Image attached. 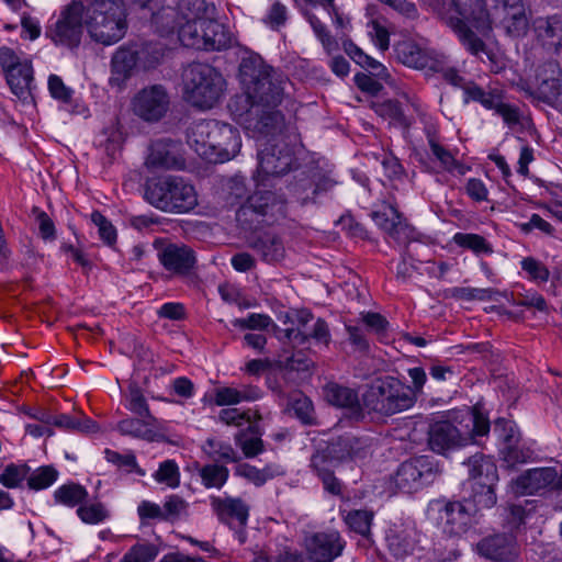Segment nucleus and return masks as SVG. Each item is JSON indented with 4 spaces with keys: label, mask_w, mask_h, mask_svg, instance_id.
<instances>
[{
    "label": "nucleus",
    "mask_w": 562,
    "mask_h": 562,
    "mask_svg": "<svg viewBox=\"0 0 562 562\" xmlns=\"http://www.w3.org/2000/svg\"><path fill=\"white\" fill-rule=\"evenodd\" d=\"M239 78L244 93L231 99V113L250 135H276L284 127V116L277 108L285 95L286 76L259 55H250L241 59Z\"/></svg>",
    "instance_id": "1"
},
{
    "label": "nucleus",
    "mask_w": 562,
    "mask_h": 562,
    "mask_svg": "<svg viewBox=\"0 0 562 562\" xmlns=\"http://www.w3.org/2000/svg\"><path fill=\"white\" fill-rule=\"evenodd\" d=\"M127 16L123 0H74L46 34L56 44L77 46L86 29L93 42L110 46L125 37Z\"/></svg>",
    "instance_id": "2"
},
{
    "label": "nucleus",
    "mask_w": 562,
    "mask_h": 562,
    "mask_svg": "<svg viewBox=\"0 0 562 562\" xmlns=\"http://www.w3.org/2000/svg\"><path fill=\"white\" fill-rule=\"evenodd\" d=\"M454 11L461 18L448 15L447 22L472 55L485 52V43L469 27L480 32H488L492 24L501 25L506 34L519 37L528 30V16L524 0H492L491 11L484 0H453Z\"/></svg>",
    "instance_id": "3"
},
{
    "label": "nucleus",
    "mask_w": 562,
    "mask_h": 562,
    "mask_svg": "<svg viewBox=\"0 0 562 562\" xmlns=\"http://www.w3.org/2000/svg\"><path fill=\"white\" fill-rule=\"evenodd\" d=\"M488 431V418L476 408L462 415L449 413L431 419L427 430V443L431 451L445 456L469 445L475 437L487 435Z\"/></svg>",
    "instance_id": "4"
},
{
    "label": "nucleus",
    "mask_w": 562,
    "mask_h": 562,
    "mask_svg": "<svg viewBox=\"0 0 562 562\" xmlns=\"http://www.w3.org/2000/svg\"><path fill=\"white\" fill-rule=\"evenodd\" d=\"M144 199L155 209L170 214H184L198 205V193L193 184L173 175L148 179Z\"/></svg>",
    "instance_id": "5"
},
{
    "label": "nucleus",
    "mask_w": 562,
    "mask_h": 562,
    "mask_svg": "<svg viewBox=\"0 0 562 562\" xmlns=\"http://www.w3.org/2000/svg\"><path fill=\"white\" fill-rule=\"evenodd\" d=\"M363 412L392 416L411 408L416 402L411 389L393 376L373 380L362 394Z\"/></svg>",
    "instance_id": "6"
},
{
    "label": "nucleus",
    "mask_w": 562,
    "mask_h": 562,
    "mask_svg": "<svg viewBox=\"0 0 562 562\" xmlns=\"http://www.w3.org/2000/svg\"><path fill=\"white\" fill-rule=\"evenodd\" d=\"M182 78L186 99L195 108L212 109L223 95L225 79L209 64H190Z\"/></svg>",
    "instance_id": "7"
},
{
    "label": "nucleus",
    "mask_w": 562,
    "mask_h": 562,
    "mask_svg": "<svg viewBox=\"0 0 562 562\" xmlns=\"http://www.w3.org/2000/svg\"><path fill=\"white\" fill-rule=\"evenodd\" d=\"M284 127L276 135L257 134L254 138L261 139L258 149L257 186L267 187L270 178L286 173L294 164L293 146L283 134Z\"/></svg>",
    "instance_id": "8"
},
{
    "label": "nucleus",
    "mask_w": 562,
    "mask_h": 562,
    "mask_svg": "<svg viewBox=\"0 0 562 562\" xmlns=\"http://www.w3.org/2000/svg\"><path fill=\"white\" fill-rule=\"evenodd\" d=\"M442 470L430 456H418L404 461L397 469L394 482L398 490L413 493L435 482Z\"/></svg>",
    "instance_id": "9"
},
{
    "label": "nucleus",
    "mask_w": 562,
    "mask_h": 562,
    "mask_svg": "<svg viewBox=\"0 0 562 562\" xmlns=\"http://www.w3.org/2000/svg\"><path fill=\"white\" fill-rule=\"evenodd\" d=\"M267 215H284V201L274 192L261 189L248 196L246 203L236 213L238 222L249 225L258 222L256 217Z\"/></svg>",
    "instance_id": "10"
},
{
    "label": "nucleus",
    "mask_w": 562,
    "mask_h": 562,
    "mask_svg": "<svg viewBox=\"0 0 562 562\" xmlns=\"http://www.w3.org/2000/svg\"><path fill=\"white\" fill-rule=\"evenodd\" d=\"M169 94L161 85L142 89L133 100V109L137 116L147 122L159 121L169 108Z\"/></svg>",
    "instance_id": "11"
},
{
    "label": "nucleus",
    "mask_w": 562,
    "mask_h": 562,
    "mask_svg": "<svg viewBox=\"0 0 562 562\" xmlns=\"http://www.w3.org/2000/svg\"><path fill=\"white\" fill-rule=\"evenodd\" d=\"M474 509L469 502H448L439 509L442 530L449 536H461L471 525Z\"/></svg>",
    "instance_id": "12"
},
{
    "label": "nucleus",
    "mask_w": 562,
    "mask_h": 562,
    "mask_svg": "<svg viewBox=\"0 0 562 562\" xmlns=\"http://www.w3.org/2000/svg\"><path fill=\"white\" fill-rule=\"evenodd\" d=\"M213 133L211 149L214 151V155L210 157V162H224L234 158L239 153L241 140L235 127L216 121Z\"/></svg>",
    "instance_id": "13"
},
{
    "label": "nucleus",
    "mask_w": 562,
    "mask_h": 562,
    "mask_svg": "<svg viewBox=\"0 0 562 562\" xmlns=\"http://www.w3.org/2000/svg\"><path fill=\"white\" fill-rule=\"evenodd\" d=\"M475 551L491 561H509L518 555L519 547L513 535L496 533L481 539Z\"/></svg>",
    "instance_id": "14"
},
{
    "label": "nucleus",
    "mask_w": 562,
    "mask_h": 562,
    "mask_svg": "<svg viewBox=\"0 0 562 562\" xmlns=\"http://www.w3.org/2000/svg\"><path fill=\"white\" fill-rule=\"evenodd\" d=\"M154 246L162 266L175 273L184 274L189 272L194 263L193 250L184 245L164 243L156 240Z\"/></svg>",
    "instance_id": "15"
},
{
    "label": "nucleus",
    "mask_w": 562,
    "mask_h": 562,
    "mask_svg": "<svg viewBox=\"0 0 562 562\" xmlns=\"http://www.w3.org/2000/svg\"><path fill=\"white\" fill-rule=\"evenodd\" d=\"M345 541L338 531L317 532L306 543L307 553L313 562H331L339 557Z\"/></svg>",
    "instance_id": "16"
},
{
    "label": "nucleus",
    "mask_w": 562,
    "mask_h": 562,
    "mask_svg": "<svg viewBox=\"0 0 562 562\" xmlns=\"http://www.w3.org/2000/svg\"><path fill=\"white\" fill-rule=\"evenodd\" d=\"M148 168L182 169L184 160L180 155V146L171 139L153 142L146 158Z\"/></svg>",
    "instance_id": "17"
},
{
    "label": "nucleus",
    "mask_w": 562,
    "mask_h": 562,
    "mask_svg": "<svg viewBox=\"0 0 562 562\" xmlns=\"http://www.w3.org/2000/svg\"><path fill=\"white\" fill-rule=\"evenodd\" d=\"M562 92L561 69L558 63L547 61L536 72V94L544 102L558 100Z\"/></svg>",
    "instance_id": "18"
},
{
    "label": "nucleus",
    "mask_w": 562,
    "mask_h": 562,
    "mask_svg": "<svg viewBox=\"0 0 562 562\" xmlns=\"http://www.w3.org/2000/svg\"><path fill=\"white\" fill-rule=\"evenodd\" d=\"M212 508L218 519L231 527L243 528L249 516V506L241 498L212 497Z\"/></svg>",
    "instance_id": "19"
},
{
    "label": "nucleus",
    "mask_w": 562,
    "mask_h": 562,
    "mask_svg": "<svg viewBox=\"0 0 562 562\" xmlns=\"http://www.w3.org/2000/svg\"><path fill=\"white\" fill-rule=\"evenodd\" d=\"M324 394L328 403L347 409L350 418L357 422L364 418L363 402L360 403L358 393L355 390L330 383L325 386Z\"/></svg>",
    "instance_id": "20"
},
{
    "label": "nucleus",
    "mask_w": 562,
    "mask_h": 562,
    "mask_svg": "<svg viewBox=\"0 0 562 562\" xmlns=\"http://www.w3.org/2000/svg\"><path fill=\"white\" fill-rule=\"evenodd\" d=\"M116 429L122 436L146 441H157L160 437V423L157 418L130 417L117 423Z\"/></svg>",
    "instance_id": "21"
},
{
    "label": "nucleus",
    "mask_w": 562,
    "mask_h": 562,
    "mask_svg": "<svg viewBox=\"0 0 562 562\" xmlns=\"http://www.w3.org/2000/svg\"><path fill=\"white\" fill-rule=\"evenodd\" d=\"M557 480V472L552 468H537L528 470L517 477L513 485L516 494L531 495L544 490Z\"/></svg>",
    "instance_id": "22"
},
{
    "label": "nucleus",
    "mask_w": 562,
    "mask_h": 562,
    "mask_svg": "<svg viewBox=\"0 0 562 562\" xmlns=\"http://www.w3.org/2000/svg\"><path fill=\"white\" fill-rule=\"evenodd\" d=\"M215 120H202L193 123L188 130L187 142L189 146L203 159L210 161L214 155L211 149L213 143Z\"/></svg>",
    "instance_id": "23"
},
{
    "label": "nucleus",
    "mask_w": 562,
    "mask_h": 562,
    "mask_svg": "<svg viewBox=\"0 0 562 562\" xmlns=\"http://www.w3.org/2000/svg\"><path fill=\"white\" fill-rule=\"evenodd\" d=\"M471 486L497 484L498 472L495 462L483 453H476L464 462Z\"/></svg>",
    "instance_id": "24"
},
{
    "label": "nucleus",
    "mask_w": 562,
    "mask_h": 562,
    "mask_svg": "<svg viewBox=\"0 0 562 562\" xmlns=\"http://www.w3.org/2000/svg\"><path fill=\"white\" fill-rule=\"evenodd\" d=\"M137 65V56L132 44L120 46L111 59V85L121 87L132 76Z\"/></svg>",
    "instance_id": "25"
},
{
    "label": "nucleus",
    "mask_w": 562,
    "mask_h": 562,
    "mask_svg": "<svg viewBox=\"0 0 562 562\" xmlns=\"http://www.w3.org/2000/svg\"><path fill=\"white\" fill-rule=\"evenodd\" d=\"M249 247L268 263L281 261L285 256L282 239L270 232L262 233L248 241Z\"/></svg>",
    "instance_id": "26"
},
{
    "label": "nucleus",
    "mask_w": 562,
    "mask_h": 562,
    "mask_svg": "<svg viewBox=\"0 0 562 562\" xmlns=\"http://www.w3.org/2000/svg\"><path fill=\"white\" fill-rule=\"evenodd\" d=\"M385 540L390 553L396 559L413 554L417 547L416 531L412 528H390Z\"/></svg>",
    "instance_id": "27"
},
{
    "label": "nucleus",
    "mask_w": 562,
    "mask_h": 562,
    "mask_svg": "<svg viewBox=\"0 0 562 562\" xmlns=\"http://www.w3.org/2000/svg\"><path fill=\"white\" fill-rule=\"evenodd\" d=\"M203 41L205 42L204 50H221L229 47L232 36L224 24L214 18L203 20Z\"/></svg>",
    "instance_id": "28"
},
{
    "label": "nucleus",
    "mask_w": 562,
    "mask_h": 562,
    "mask_svg": "<svg viewBox=\"0 0 562 562\" xmlns=\"http://www.w3.org/2000/svg\"><path fill=\"white\" fill-rule=\"evenodd\" d=\"M5 76L7 82L14 95L23 101L31 97L33 69L30 63L24 61L22 65L13 67Z\"/></svg>",
    "instance_id": "29"
},
{
    "label": "nucleus",
    "mask_w": 562,
    "mask_h": 562,
    "mask_svg": "<svg viewBox=\"0 0 562 562\" xmlns=\"http://www.w3.org/2000/svg\"><path fill=\"white\" fill-rule=\"evenodd\" d=\"M177 11L187 22L216 16L214 3L205 0H179L177 2Z\"/></svg>",
    "instance_id": "30"
},
{
    "label": "nucleus",
    "mask_w": 562,
    "mask_h": 562,
    "mask_svg": "<svg viewBox=\"0 0 562 562\" xmlns=\"http://www.w3.org/2000/svg\"><path fill=\"white\" fill-rule=\"evenodd\" d=\"M235 443L246 458H254L263 451V442L256 425H249L246 430L238 431L235 435Z\"/></svg>",
    "instance_id": "31"
},
{
    "label": "nucleus",
    "mask_w": 562,
    "mask_h": 562,
    "mask_svg": "<svg viewBox=\"0 0 562 562\" xmlns=\"http://www.w3.org/2000/svg\"><path fill=\"white\" fill-rule=\"evenodd\" d=\"M282 333L286 340L293 341L297 345L305 344L310 337L314 338L319 342H324L325 345H327L330 340L328 325L322 318H318L316 321V323L314 324L313 331L310 335L303 333L300 328H286Z\"/></svg>",
    "instance_id": "32"
},
{
    "label": "nucleus",
    "mask_w": 562,
    "mask_h": 562,
    "mask_svg": "<svg viewBox=\"0 0 562 562\" xmlns=\"http://www.w3.org/2000/svg\"><path fill=\"white\" fill-rule=\"evenodd\" d=\"M538 36L557 49L562 47V18L553 15L537 21Z\"/></svg>",
    "instance_id": "33"
},
{
    "label": "nucleus",
    "mask_w": 562,
    "mask_h": 562,
    "mask_svg": "<svg viewBox=\"0 0 562 562\" xmlns=\"http://www.w3.org/2000/svg\"><path fill=\"white\" fill-rule=\"evenodd\" d=\"M137 56V61L144 69H149L159 64L164 56V45L159 42H144L132 44Z\"/></svg>",
    "instance_id": "34"
},
{
    "label": "nucleus",
    "mask_w": 562,
    "mask_h": 562,
    "mask_svg": "<svg viewBox=\"0 0 562 562\" xmlns=\"http://www.w3.org/2000/svg\"><path fill=\"white\" fill-rule=\"evenodd\" d=\"M288 408L305 425L316 424V416L312 401L301 392L291 394Z\"/></svg>",
    "instance_id": "35"
},
{
    "label": "nucleus",
    "mask_w": 562,
    "mask_h": 562,
    "mask_svg": "<svg viewBox=\"0 0 562 562\" xmlns=\"http://www.w3.org/2000/svg\"><path fill=\"white\" fill-rule=\"evenodd\" d=\"M235 474L246 479L256 486H261L274 476L280 475L281 472L278 468L270 464L263 469H257L248 463H240L236 467Z\"/></svg>",
    "instance_id": "36"
},
{
    "label": "nucleus",
    "mask_w": 562,
    "mask_h": 562,
    "mask_svg": "<svg viewBox=\"0 0 562 562\" xmlns=\"http://www.w3.org/2000/svg\"><path fill=\"white\" fill-rule=\"evenodd\" d=\"M359 440L352 436H342L333 440L328 446L327 450L331 459L336 461H342L346 459H352L359 456L360 448Z\"/></svg>",
    "instance_id": "37"
},
{
    "label": "nucleus",
    "mask_w": 562,
    "mask_h": 562,
    "mask_svg": "<svg viewBox=\"0 0 562 562\" xmlns=\"http://www.w3.org/2000/svg\"><path fill=\"white\" fill-rule=\"evenodd\" d=\"M199 475L204 487L220 490L227 482L229 471L225 465L210 463L199 469Z\"/></svg>",
    "instance_id": "38"
},
{
    "label": "nucleus",
    "mask_w": 562,
    "mask_h": 562,
    "mask_svg": "<svg viewBox=\"0 0 562 562\" xmlns=\"http://www.w3.org/2000/svg\"><path fill=\"white\" fill-rule=\"evenodd\" d=\"M232 324L243 330H268L271 328L274 334L282 331L269 315L259 313H251L245 318H235Z\"/></svg>",
    "instance_id": "39"
},
{
    "label": "nucleus",
    "mask_w": 562,
    "mask_h": 562,
    "mask_svg": "<svg viewBox=\"0 0 562 562\" xmlns=\"http://www.w3.org/2000/svg\"><path fill=\"white\" fill-rule=\"evenodd\" d=\"M485 484L471 486V499L468 501L471 504V507L474 509L476 514L479 510L492 508L496 502L497 496L495 493L496 484Z\"/></svg>",
    "instance_id": "40"
},
{
    "label": "nucleus",
    "mask_w": 562,
    "mask_h": 562,
    "mask_svg": "<svg viewBox=\"0 0 562 562\" xmlns=\"http://www.w3.org/2000/svg\"><path fill=\"white\" fill-rule=\"evenodd\" d=\"M203 20L186 22L179 32V38L187 47L204 50L205 42L203 41Z\"/></svg>",
    "instance_id": "41"
},
{
    "label": "nucleus",
    "mask_w": 562,
    "mask_h": 562,
    "mask_svg": "<svg viewBox=\"0 0 562 562\" xmlns=\"http://www.w3.org/2000/svg\"><path fill=\"white\" fill-rule=\"evenodd\" d=\"M87 496L88 493L86 488L76 483L65 484L58 487L54 493L56 503L69 507H75L76 505H79L85 501Z\"/></svg>",
    "instance_id": "42"
},
{
    "label": "nucleus",
    "mask_w": 562,
    "mask_h": 562,
    "mask_svg": "<svg viewBox=\"0 0 562 562\" xmlns=\"http://www.w3.org/2000/svg\"><path fill=\"white\" fill-rule=\"evenodd\" d=\"M397 58L406 66L413 68H424L426 66L425 57L422 50L412 42H401L395 46Z\"/></svg>",
    "instance_id": "43"
},
{
    "label": "nucleus",
    "mask_w": 562,
    "mask_h": 562,
    "mask_svg": "<svg viewBox=\"0 0 562 562\" xmlns=\"http://www.w3.org/2000/svg\"><path fill=\"white\" fill-rule=\"evenodd\" d=\"M203 450L215 462H238L240 459L231 445L214 439H207L203 446Z\"/></svg>",
    "instance_id": "44"
},
{
    "label": "nucleus",
    "mask_w": 562,
    "mask_h": 562,
    "mask_svg": "<svg viewBox=\"0 0 562 562\" xmlns=\"http://www.w3.org/2000/svg\"><path fill=\"white\" fill-rule=\"evenodd\" d=\"M496 293L495 290L492 289H476V288H465V286H456L445 291L446 297H451L461 301H486L492 300L493 295Z\"/></svg>",
    "instance_id": "45"
},
{
    "label": "nucleus",
    "mask_w": 562,
    "mask_h": 562,
    "mask_svg": "<svg viewBox=\"0 0 562 562\" xmlns=\"http://www.w3.org/2000/svg\"><path fill=\"white\" fill-rule=\"evenodd\" d=\"M344 49L348 54V56L352 58L357 64H359L362 67L370 68L372 71H374V75L382 76L385 72L386 69L382 64H380L369 55L364 54L362 49L359 48L351 41H347L344 43Z\"/></svg>",
    "instance_id": "46"
},
{
    "label": "nucleus",
    "mask_w": 562,
    "mask_h": 562,
    "mask_svg": "<svg viewBox=\"0 0 562 562\" xmlns=\"http://www.w3.org/2000/svg\"><path fill=\"white\" fill-rule=\"evenodd\" d=\"M467 95L465 101L473 100L481 103L484 108L492 110L501 98L497 91H485L474 82H468L463 86Z\"/></svg>",
    "instance_id": "47"
},
{
    "label": "nucleus",
    "mask_w": 562,
    "mask_h": 562,
    "mask_svg": "<svg viewBox=\"0 0 562 562\" xmlns=\"http://www.w3.org/2000/svg\"><path fill=\"white\" fill-rule=\"evenodd\" d=\"M321 183H315V178L304 176L291 184V191L301 204L313 201L318 193Z\"/></svg>",
    "instance_id": "48"
},
{
    "label": "nucleus",
    "mask_w": 562,
    "mask_h": 562,
    "mask_svg": "<svg viewBox=\"0 0 562 562\" xmlns=\"http://www.w3.org/2000/svg\"><path fill=\"white\" fill-rule=\"evenodd\" d=\"M414 228L406 223L405 218L400 214V218H396L387 232V235L392 237L398 244L407 245L404 256L411 257V250L408 245L415 240Z\"/></svg>",
    "instance_id": "49"
},
{
    "label": "nucleus",
    "mask_w": 562,
    "mask_h": 562,
    "mask_svg": "<svg viewBox=\"0 0 562 562\" xmlns=\"http://www.w3.org/2000/svg\"><path fill=\"white\" fill-rule=\"evenodd\" d=\"M501 454L507 467L513 468L517 464L529 461L532 457V451L520 445L518 441L517 443L504 446L501 450Z\"/></svg>",
    "instance_id": "50"
},
{
    "label": "nucleus",
    "mask_w": 562,
    "mask_h": 562,
    "mask_svg": "<svg viewBox=\"0 0 562 562\" xmlns=\"http://www.w3.org/2000/svg\"><path fill=\"white\" fill-rule=\"evenodd\" d=\"M373 514L368 510H352L345 517V522L357 533L367 537L370 533Z\"/></svg>",
    "instance_id": "51"
},
{
    "label": "nucleus",
    "mask_w": 562,
    "mask_h": 562,
    "mask_svg": "<svg viewBox=\"0 0 562 562\" xmlns=\"http://www.w3.org/2000/svg\"><path fill=\"white\" fill-rule=\"evenodd\" d=\"M127 409L133 413L135 416L146 417V418H156L149 409L147 400L144 394L137 386L130 387V393L127 397Z\"/></svg>",
    "instance_id": "52"
},
{
    "label": "nucleus",
    "mask_w": 562,
    "mask_h": 562,
    "mask_svg": "<svg viewBox=\"0 0 562 562\" xmlns=\"http://www.w3.org/2000/svg\"><path fill=\"white\" fill-rule=\"evenodd\" d=\"M58 476V472L53 467H42L35 470L27 479V485L32 490H43L50 486Z\"/></svg>",
    "instance_id": "53"
},
{
    "label": "nucleus",
    "mask_w": 562,
    "mask_h": 562,
    "mask_svg": "<svg viewBox=\"0 0 562 562\" xmlns=\"http://www.w3.org/2000/svg\"><path fill=\"white\" fill-rule=\"evenodd\" d=\"M453 240L458 246L471 249L476 254L492 252V248L485 238L476 234L458 233L454 235Z\"/></svg>",
    "instance_id": "54"
},
{
    "label": "nucleus",
    "mask_w": 562,
    "mask_h": 562,
    "mask_svg": "<svg viewBox=\"0 0 562 562\" xmlns=\"http://www.w3.org/2000/svg\"><path fill=\"white\" fill-rule=\"evenodd\" d=\"M427 136L431 153L440 161L442 168L447 171H453L457 169L459 165L452 154L437 142L435 135L430 131L427 132Z\"/></svg>",
    "instance_id": "55"
},
{
    "label": "nucleus",
    "mask_w": 562,
    "mask_h": 562,
    "mask_svg": "<svg viewBox=\"0 0 562 562\" xmlns=\"http://www.w3.org/2000/svg\"><path fill=\"white\" fill-rule=\"evenodd\" d=\"M77 514L83 522L91 525L99 524L108 517V510L101 503L81 505Z\"/></svg>",
    "instance_id": "56"
},
{
    "label": "nucleus",
    "mask_w": 562,
    "mask_h": 562,
    "mask_svg": "<svg viewBox=\"0 0 562 562\" xmlns=\"http://www.w3.org/2000/svg\"><path fill=\"white\" fill-rule=\"evenodd\" d=\"M155 479L170 487H177L180 483V474L177 463L173 460L164 461L156 472Z\"/></svg>",
    "instance_id": "57"
},
{
    "label": "nucleus",
    "mask_w": 562,
    "mask_h": 562,
    "mask_svg": "<svg viewBox=\"0 0 562 562\" xmlns=\"http://www.w3.org/2000/svg\"><path fill=\"white\" fill-rule=\"evenodd\" d=\"M188 507L187 502L178 495H170L164 504L165 521H175L186 513Z\"/></svg>",
    "instance_id": "58"
},
{
    "label": "nucleus",
    "mask_w": 562,
    "mask_h": 562,
    "mask_svg": "<svg viewBox=\"0 0 562 562\" xmlns=\"http://www.w3.org/2000/svg\"><path fill=\"white\" fill-rule=\"evenodd\" d=\"M218 419L225 425L240 427L245 422L251 423V411L239 412L237 408H224L220 412Z\"/></svg>",
    "instance_id": "59"
},
{
    "label": "nucleus",
    "mask_w": 562,
    "mask_h": 562,
    "mask_svg": "<svg viewBox=\"0 0 562 562\" xmlns=\"http://www.w3.org/2000/svg\"><path fill=\"white\" fill-rule=\"evenodd\" d=\"M33 213L35 214L41 237L44 240H54L56 238V229L52 218L37 207L33 209Z\"/></svg>",
    "instance_id": "60"
},
{
    "label": "nucleus",
    "mask_w": 562,
    "mask_h": 562,
    "mask_svg": "<svg viewBox=\"0 0 562 562\" xmlns=\"http://www.w3.org/2000/svg\"><path fill=\"white\" fill-rule=\"evenodd\" d=\"M288 20V9L284 4L276 1L266 18V23L272 29L278 30L285 24Z\"/></svg>",
    "instance_id": "61"
},
{
    "label": "nucleus",
    "mask_w": 562,
    "mask_h": 562,
    "mask_svg": "<svg viewBox=\"0 0 562 562\" xmlns=\"http://www.w3.org/2000/svg\"><path fill=\"white\" fill-rule=\"evenodd\" d=\"M521 268L530 274V277L535 280H540L542 282L548 281L549 279V270L542 265L540 261L535 258L527 257L521 261Z\"/></svg>",
    "instance_id": "62"
},
{
    "label": "nucleus",
    "mask_w": 562,
    "mask_h": 562,
    "mask_svg": "<svg viewBox=\"0 0 562 562\" xmlns=\"http://www.w3.org/2000/svg\"><path fill=\"white\" fill-rule=\"evenodd\" d=\"M25 470L14 464L8 465L0 475V483L8 487H16L24 479Z\"/></svg>",
    "instance_id": "63"
},
{
    "label": "nucleus",
    "mask_w": 562,
    "mask_h": 562,
    "mask_svg": "<svg viewBox=\"0 0 562 562\" xmlns=\"http://www.w3.org/2000/svg\"><path fill=\"white\" fill-rule=\"evenodd\" d=\"M48 89L54 99L68 102L71 99V89L65 86L64 81L57 75H50L48 78Z\"/></svg>",
    "instance_id": "64"
}]
</instances>
